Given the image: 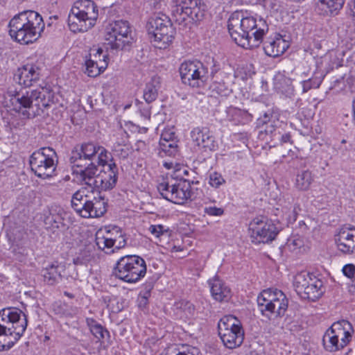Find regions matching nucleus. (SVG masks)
Wrapping results in <instances>:
<instances>
[{"label": "nucleus", "instance_id": "obj_24", "mask_svg": "<svg viewBox=\"0 0 355 355\" xmlns=\"http://www.w3.org/2000/svg\"><path fill=\"white\" fill-rule=\"evenodd\" d=\"M210 287V291L213 298L218 302H227L231 296V289L227 286L223 280L215 276L208 281Z\"/></svg>", "mask_w": 355, "mask_h": 355}, {"label": "nucleus", "instance_id": "obj_19", "mask_svg": "<svg viewBox=\"0 0 355 355\" xmlns=\"http://www.w3.org/2000/svg\"><path fill=\"white\" fill-rule=\"evenodd\" d=\"M82 166H71L73 174L76 175L79 181L87 185L92 190L95 184V180L98 173V166L95 162H83Z\"/></svg>", "mask_w": 355, "mask_h": 355}, {"label": "nucleus", "instance_id": "obj_63", "mask_svg": "<svg viewBox=\"0 0 355 355\" xmlns=\"http://www.w3.org/2000/svg\"><path fill=\"white\" fill-rule=\"evenodd\" d=\"M352 107H353V120L355 123V99L353 101Z\"/></svg>", "mask_w": 355, "mask_h": 355}, {"label": "nucleus", "instance_id": "obj_40", "mask_svg": "<svg viewBox=\"0 0 355 355\" xmlns=\"http://www.w3.org/2000/svg\"><path fill=\"white\" fill-rule=\"evenodd\" d=\"M321 77L311 76L305 80H302V92L306 93L311 89L318 88L322 83Z\"/></svg>", "mask_w": 355, "mask_h": 355}, {"label": "nucleus", "instance_id": "obj_15", "mask_svg": "<svg viewBox=\"0 0 355 355\" xmlns=\"http://www.w3.org/2000/svg\"><path fill=\"white\" fill-rule=\"evenodd\" d=\"M252 241L255 243H268L275 239L279 230L270 220L255 218L249 226Z\"/></svg>", "mask_w": 355, "mask_h": 355}, {"label": "nucleus", "instance_id": "obj_56", "mask_svg": "<svg viewBox=\"0 0 355 355\" xmlns=\"http://www.w3.org/2000/svg\"><path fill=\"white\" fill-rule=\"evenodd\" d=\"M300 210L301 209H300V205H294V207H293L292 213L291 214H289L288 217L289 222H294L296 220L297 214Z\"/></svg>", "mask_w": 355, "mask_h": 355}, {"label": "nucleus", "instance_id": "obj_4", "mask_svg": "<svg viewBox=\"0 0 355 355\" xmlns=\"http://www.w3.org/2000/svg\"><path fill=\"white\" fill-rule=\"evenodd\" d=\"M98 17L96 4L92 0H78L68 17V26L73 32H86L92 28Z\"/></svg>", "mask_w": 355, "mask_h": 355}, {"label": "nucleus", "instance_id": "obj_2", "mask_svg": "<svg viewBox=\"0 0 355 355\" xmlns=\"http://www.w3.org/2000/svg\"><path fill=\"white\" fill-rule=\"evenodd\" d=\"M9 35L12 40L28 44L35 42L44 29L42 16L34 10H25L15 15L9 21Z\"/></svg>", "mask_w": 355, "mask_h": 355}, {"label": "nucleus", "instance_id": "obj_52", "mask_svg": "<svg viewBox=\"0 0 355 355\" xmlns=\"http://www.w3.org/2000/svg\"><path fill=\"white\" fill-rule=\"evenodd\" d=\"M148 230L152 234L158 238L164 232H167L168 229L165 228L162 225H151L149 227Z\"/></svg>", "mask_w": 355, "mask_h": 355}, {"label": "nucleus", "instance_id": "obj_43", "mask_svg": "<svg viewBox=\"0 0 355 355\" xmlns=\"http://www.w3.org/2000/svg\"><path fill=\"white\" fill-rule=\"evenodd\" d=\"M92 258L91 250L89 248H85L80 251L78 255L73 259V263L75 265H85L87 264Z\"/></svg>", "mask_w": 355, "mask_h": 355}, {"label": "nucleus", "instance_id": "obj_41", "mask_svg": "<svg viewBox=\"0 0 355 355\" xmlns=\"http://www.w3.org/2000/svg\"><path fill=\"white\" fill-rule=\"evenodd\" d=\"M210 88L213 92H215L216 94L220 96H227L230 92V89L228 88L227 85L224 81L220 82L216 79L214 80L210 86Z\"/></svg>", "mask_w": 355, "mask_h": 355}, {"label": "nucleus", "instance_id": "obj_31", "mask_svg": "<svg viewBox=\"0 0 355 355\" xmlns=\"http://www.w3.org/2000/svg\"><path fill=\"white\" fill-rule=\"evenodd\" d=\"M160 87L161 78L159 76H153L151 80L146 83L144 90V98L147 103H150L156 100Z\"/></svg>", "mask_w": 355, "mask_h": 355}, {"label": "nucleus", "instance_id": "obj_32", "mask_svg": "<svg viewBox=\"0 0 355 355\" xmlns=\"http://www.w3.org/2000/svg\"><path fill=\"white\" fill-rule=\"evenodd\" d=\"M345 3V0H318L317 8L324 15L337 14Z\"/></svg>", "mask_w": 355, "mask_h": 355}, {"label": "nucleus", "instance_id": "obj_7", "mask_svg": "<svg viewBox=\"0 0 355 355\" xmlns=\"http://www.w3.org/2000/svg\"><path fill=\"white\" fill-rule=\"evenodd\" d=\"M257 304L263 315L282 317L288 309V300L282 291L269 288L258 295Z\"/></svg>", "mask_w": 355, "mask_h": 355}, {"label": "nucleus", "instance_id": "obj_6", "mask_svg": "<svg viewBox=\"0 0 355 355\" xmlns=\"http://www.w3.org/2000/svg\"><path fill=\"white\" fill-rule=\"evenodd\" d=\"M227 28L231 37L236 44L244 49L258 47L263 42V35L268 31V26L266 21L260 19L259 29L252 33L253 40L250 42L246 39L247 37L244 38L242 34L243 28L241 23L239 11L234 12L231 15L228 20Z\"/></svg>", "mask_w": 355, "mask_h": 355}, {"label": "nucleus", "instance_id": "obj_33", "mask_svg": "<svg viewBox=\"0 0 355 355\" xmlns=\"http://www.w3.org/2000/svg\"><path fill=\"white\" fill-rule=\"evenodd\" d=\"M107 61L103 60H85V73L89 77H96L107 68Z\"/></svg>", "mask_w": 355, "mask_h": 355}, {"label": "nucleus", "instance_id": "obj_13", "mask_svg": "<svg viewBox=\"0 0 355 355\" xmlns=\"http://www.w3.org/2000/svg\"><path fill=\"white\" fill-rule=\"evenodd\" d=\"M198 182L193 180H187L174 184L164 181L157 185V190L164 199L175 204L183 205L191 198V184Z\"/></svg>", "mask_w": 355, "mask_h": 355}, {"label": "nucleus", "instance_id": "obj_10", "mask_svg": "<svg viewBox=\"0 0 355 355\" xmlns=\"http://www.w3.org/2000/svg\"><path fill=\"white\" fill-rule=\"evenodd\" d=\"M55 151L49 147L41 148L31 155L29 164L31 170L39 178L46 179L53 175L56 164Z\"/></svg>", "mask_w": 355, "mask_h": 355}, {"label": "nucleus", "instance_id": "obj_48", "mask_svg": "<svg viewBox=\"0 0 355 355\" xmlns=\"http://www.w3.org/2000/svg\"><path fill=\"white\" fill-rule=\"evenodd\" d=\"M88 60H103L107 61V54L105 53L101 48H92L89 51Z\"/></svg>", "mask_w": 355, "mask_h": 355}, {"label": "nucleus", "instance_id": "obj_42", "mask_svg": "<svg viewBox=\"0 0 355 355\" xmlns=\"http://www.w3.org/2000/svg\"><path fill=\"white\" fill-rule=\"evenodd\" d=\"M190 173H193V171L192 170L187 169L184 166L175 164V169L172 176L176 179H179V182L184 181L187 180H191L189 178Z\"/></svg>", "mask_w": 355, "mask_h": 355}, {"label": "nucleus", "instance_id": "obj_59", "mask_svg": "<svg viewBox=\"0 0 355 355\" xmlns=\"http://www.w3.org/2000/svg\"><path fill=\"white\" fill-rule=\"evenodd\" d=\"M148 302V296L144 295L141 296L139 299V306L140 307L143 306L145 307V306L147 304Z\"/></svg>", "mask_w": 355, "mask_h": 355}, {"label": "nucleus", "instance_id": "obj_50", "mask_svg": "<svg viewBox=\"0 0 355 355\" xmlns=\"http://www.w3.org/2000/svg\"><path fill=\"white\" fill-rule=\"evenodd\" d=\"M114 153L119 158L126 159L129 156L130 150L127 146L117 144L114 146Z\"/></svg>", "mask_w": 355, "mask_h": 355}, {"label": "nucleus", "instance_id": "obj_64", "mask_svg": "<svg viewBox=\"0 0 355 355\" xmlns=\"http://www.w3.org/2000/svg\"><path fill=\"white\" fill-rule=\"evenodd\" d=\"M353 8L352 9V11L353 12V15L355 17V0H353Z\"/></svg>", "mask_w": 355, "mask_h": 355}, {"label": "nucleus", "instance_id": "obj_20", "mask_svg": "<svg viewBox=\"0 0 355 355\" xmlns=\"http://www.w3.org/2000/svg\"><path fill=\"white\" fill-rule=\"evenodd\" d=\"M339 251L345 254L355 253V227H343L335 236Z\"/></svg>", "mask_w": 355, "mask_h": 355}, {"label": "nucleus", "instance_id": "obj_38", "mask_svg": "<svg viewBox=\"0 0 355 355\" xmlns=\"http://www.w3.org/2000/svg\"><path fill=\"white\" fill-rule=\"evenodd\" d=\"M206 5L200 0V5H196V6H193L191 8V11H192L191 14H188V19H189L192 22H198L204 19L205 11H206Z\"/></svg>", "mask_w": 355, "mask_h": 355}, {"label": "nucleus", "instance_id": "obj_37", "mask_svg": "<svg viewBox=\"0 0 355 355\" xmlns=\"http://www.w3.org/2000/svg\"><path fill=\"white\" fill-rule=\"evenodd\" d=\"M86 323L91 333L98 341L104 338L105 334H109V332L93 318H87Z\"/></svg>", "mask_w": 355, "mask_h": 355}, {"label": "nucleus", "instance_id": "obj_11", "mask_svg": "<svg viewBox=\"0 0 355 355\" xmlns=\"http://www.w3.org/2000/svg\"><path fill=\"white\" fill-rule=\"evenodd\" d=\"M107 48L121 51L132 43L130 26L127 21L118 20L110 24L105 34Z\"/></svg>", "mask_w": 355, "mask_h": 355}, {"label": "nucleus", "instance_id": "obj_12", "mask_svg": "<svg viewBox=\"0 0 355 355\" xmlns=\"http://www.w3.org/2000/svg\"><path fill=\"white\" fill-rule=\"evenodd\" d=\"M293 284L297 294L304 299L315 301L324 293L322 280L306 272L297 274Z\"/></svg>", "mask_w": 355, "mask_h": 355}, {"label": "nucleus", "instance_id": "obj_9", "mask_svg": "<svg viewBox=\"0 0 355 355\" xmlns=\"http://www.w3.org/2000/svg\"><path fill=\"white\" fill-rule=\"evenodd\" d=\"M218 331L227 348L235 349L243 343L245 333L242 324L233 315H225L219 320Z\"/></svg>", "mask_w": 355, "mask_h": 355}, {"label": "nucleus", "instance_id": "obj_36", "mask_svg": "<svg viewBox=\"0 0 355 355\" xmlns=\"http://www.w3.org/2000/svg\"><path fill=\"white\" fill-rule=\"evenodd\" d=\"M313 182V176L309 170H304L299 172L296 177L295 186L302 191H306L309 189Z\"/></svg>", "mask_w": 355, "mask_h": 355}, {"label": "nucleus", "instance_id": "obj_28", "mask_svg": "<svg viewBox=\"0 0 355 355\" xmlns=\"http://www.w3.org/2000/svg\"><path fill=\"white\" fill-rule=\"evenodd\" d=\"M89 205L87 218H99L107 211V201L98 193L96 196H90Z\"/></svg>", "mask_w": 355, "mask_h": 355}, {"label": "nucleus", "instance_id": "obj_30", "mask_svg": "<svg viewBox=\"0 0 355 355\" xmlns=\"http://www.w3.org/2000/svg\"><path fill=\"white\" fill-rule=\"evenodd\" d=\"M240 20L243 28V36L250 42L253 40L252 33L259 29L260 20L257 22L253 17H244L242 12H239Z\"/></svg>", "mask_w": 355, "mask_h": 355}, {"label": "nucleus", "instance_id": "obj_51", "mask_svg": "<svg viewBox=\"0 0 355 355\" xmlns=\"http://www.w3.org/2000/svg\"><path fill=\"white\" fill-rule=\"evenodd\" d=\"M206 214L211 216H220L224 214V209L222 207H216L215 206H207L204 209Z\"/></svg>", "mask_w": 355, "mask_h": 355}, {"label": "nucleus", "instance_id": "obj_27", "mask_svg": "<svg viewBox=\"0 0 355 355\" xmlns=\"http://www.w3.org/2000/svg\"><path fill=\"white\" fill-rule=\"evenodd\" d=\"M288 48L287 42L279 35L275 39L270 38L263 42V50L270 57L275 58L282 55Z\"/></svg>", "mask_w": 355, "mask_h": 355}, {"label": "nucleus", "instance_id": "obj_35", "mask_svg": "<svg viewBox=\"0 0 355 355\" xmlns=\"http://www.w3.org/2000/svg\"><path fill=\"white\" fill-rule=\"evenodd\" d=\"M322 343L324 349L330 352H336L343 348L340 346V340L339 341V339L329 328L323 336Z\"/></svg>", "mask_w": 355, "mask_h": 355}, {"label": "nucleus", "instance_id": "obj_1", "mask_svg": "<svg viewBox=\"0 0 355 355\" xmlns=\"http://www.w3.org/2000/svg\"><path fill=\"white\" fill-rule=\"evenodd\" d=\"M8 95L12 110L26 119L41 115L51 103L50 93L43 89H30L20 87L9 91Z\"/></svg>", "mask_w": 355, "mask_h": 355}, {"label": "nucleus", "instance_id": "obj_21", "mask_svg": "<svg viewBox=\"0 0 355 355\" xmlns=\"http://www.w3.org/2000/svg\"><path fill=\"white\" fill-rule=\"evenodd\" d=\"M172 17L179 25L185 26L188 14H191V8L200 5V0H173Z\"/></svg>", "mask_w": 355, "mask_h": 355}, {"label": "nucleus", "instance_id": "obj_55", "mask_svg": "<svg viewBox=\"0 0 355 355\" xmlns=\"http://www.w3.org/2000/svg\"><path fill=\"white\" fill-rule=\"evenodd\" d=\"M279 123V120L274 121L267 125H266V128L264 130L266 134H273L276 130L277 123Z\"/></svg>", "mask_w": 355, "mask_h": 355}, {"label": "nucleus", "instance_id": "obj_26", "mask_svg": "<svg viewBox=\"0 0 355 355\" xmlns=\"http://www.w3.org/2000/svg\"><path fill=\"white\" fill-rule=\"evenodd\" d=\"M329 329L340 340L341 347H345L350 342L354 329L351 323L347 320L337 321L333 323Z\"/></svg>", "mask_w": 355, "mask_h": 355}, {"label": "nucleus", "instance_id": "obj_54", "mask_svg": "<svg viewBox=\"0 0 355 355\" xmlns=\"http://www.w3.org/2000/svg\"><path fill=\"white\" fill-rule=\"evenodd\" d=\"M126 243L127 240L125 238V235L122 232L121 233H119V235L115 239L113 248L114 249V250L121 249L126 245Z\"/></svg>", "mask_w": 355, "mask_h": 355}, {"label": "nucleus", "instance_id": "obj_57", "mask_svg": "<svg viewBox=\"0 0 355 355\" xmlns=\"http://www.w3.org/2000/svg\"><path fill=\"white\" fill-rule=\"evenodd\" d=\"M297 75L299 76V79L300 81L302 80L307 79L309 77L310 74V69H305L304 70H300L297 69Z\"/></svg>", "mask_w": 355, "mask_h": 355}, {"label": "nucleus", "instance_id": "obj_16", "mask_svg": "<svg viewBox=\"0 0 355 355\" xmlns=\"http://www.w3.org/2000/svg\"><path fill=\"white\" fill-rule=\"evenodd\" d=\"M98 148V145L92 142L76 145L71 152L69 163L71 166H82L83 162H94L97 157Z\"/></svg>", "mask_w": 355, "mask_h": 355}, {"label": "nucleus", "instance_id": "obj_47", "mask_svg": "<svg viewBox=\"0 0 355 355\" xmlns=\"http://www.w3.org/2000/svg\"><path fill=\"white\" fill-rule=\"evenodd\" d=\"M277 116L272 111L268 110L264 114L257 119V125L259 126L266 125L274 121H277Z\"/></svg>", "mask_w": 355, "mask_h": 355}, {"label": "nucleus", "instance_id": "obj_25", "mask_svg": "<svg viewBox=\"0 0 355 355\" xmlns=\"http://www.w3.org/2000/svg\"><path fill=\"white\" fill-rule=\"evenodd\" d=\"M89 199L90 196L85 188L78 190L71 198V207L83 218H87Z\"/></svg>", "mask_w": 355, "mask_h": 355}, {"label": "nucleus", "instance_id": "obj_45", "mask_svg": "<svg viewBox=\"0 0 355 355\" xmlns=\"http://www.w3.org/2000/svg\"><path fill=\"white\" fill-rule=\"evenodd\" d=\"M160 149L167 155L171 156L177 151L176 141H170L168 142H159Z\"/></svg>", "mask_w": 355, "mask_h": 355}, {"label": "nucleus", "instance_id": "obj_46", "mask_svg": "<svg viewBox=\"0 0 355 355\" xmlns=\"http://www.w3.org/2000/svg\"><path fill=\"white\" fill-rule=\"evenodd\" d=\"M225 180L222 175L218 172H213L209 174V183L214 188H218L220 186L225 184Z\"/></svg>", "mask_w": 355, "mask_h": 355}, {"label": "nucleus", "instance_id": "obj_3", "mask_svg": "<svg viewBox=\"0 0 355 355\" xmlns=\"http://www.w3.org/2000/svg\"><path fill=\"white\" fill-rule=\"evenodd\" d=\"M26 315L20 309L8 307L0 310V352L11 349L24 333Z\"/></svg>", "mask_w": 355, "mask_h": 355}, {"label": "nucleus", "instance_id": "obj_22", "mask_svg": "<svg viewBox=\"0 0 355 355\" xmlns=\"http://www.w3.org/2000/svg\"><path fill=\"white\" fill-rule=\"evenodd\" d=\"M40 68L36 64H26L19 68L14 75V80L20 87L24 85L27 88L39 80Z\"/></svg>", "mask_w": 355, "mask_h": 355}, {"label": "nucleus", "instance_id": "obj_58", "mask_svg": "<svg viewBox=\"0 0 355 355\" xmlns=\"http://www.w3.org/2000/svg\"><path fill=\"white\" fill-rule=\"evenodd\" d=\"M212 63H213V64L211 67V74L212 77L214 78L215 75L218 72L220 67V64L216 61H215L214 59H212Z\"/></svg>", "mask_w": 355, "mask_h": 355}, {"label": "nucleus", "instance_id": "obj_62", "mask_svg": "<svg viewBox=\"0 0 355 355\" xmlns=\"http://www.w3.org/2000/svg\"><path fill=\"white\" fill-rule=\"evenodd\" d=\"M137 146L138 148H140L145 146V143L142 141H138L137 143Z\"/></svg>", "mask_w": 355, "mask_h": 355}, {"label": "nucleus", "instance_id": "obj_14", "mask_svg": "<svg viewBox=\"0 0 355 355\" xmlns=\"http://www.w3.org/2000/svg\"><path fill=\"white\" fill-rule=\"evenodd\" d=\"M179 71L182 83L192 87H201L207 80V68L198 60L184 62Z\"/></svg>", "mask_w": 355, "mask_h": 355}, {"label": "nucleus", "instance_id": "obj_23", "mask_svg": "<svg viewBox=\"0 0 355 355\" xmlns=\"http://www.w3.org/2000/svg\"><path fill=\"white\" fill-rule=\"evenodd\" d=\"M122 230L117 227L113 226L106 230L105 233L98 232L96 234V244L98 249L105 251L107 254L114 252V243L115 239L121 233Z\"/></svg>", "mask_w": 355, "mask_h": 355}, {"label": "nucleus", "instance_id": "obj_8", "mask_svg": "<svg viewBox=\"0 0 355 355\" xmlns=\"http://www.w3.org/2000/svg\"><path fill=\"white\" fill-rule=\"evenodd\" d=\"M148 31L159 49H166L172 42L175 33L171 19L163 13L155 14L150 19Z\"/></svg>", "mask_w": 355, "mask_h": 355}, {"label": "nucleus", "instance_id": "obj_18", "mask_svg": "<svg viewBox=\"0 0 355 355\" xmlns=\"http://www.w3.org/2000/svg\"><path fill=\"white\" fill-rule=\"evenodd\" d=\"M193 141L205 151H214L218 148V143L214 136L207 127H196L191 132Z\"/></svg>", "mask_w": 355, "mask_h": 355}, {"label": "nucleus", "instance_id": "obj_29", "mask_svg": "<svg viewBox=\"0 0 355 355\" xmlns=\"http://www.w3.org/2000/svg\"><path fill=\"white\" fill-rule=\"evenodd\" d=\"M64 271V266L55 262L42 270L44 280L49 285H53L62 279V272Z\"/></svg>", "mask_w": 355, "mask_h": 355}, {"label": "nucleus", "instance_id": "obj_60", "mask_svg": "<svg viewBox=\"0 0 355 355\" xmlns=\"http://www.w3.org/2000/svg\"><path fill=\"white\" fill-rule=\"evenodd\" d=\"M291 141V135L290 134H284L281 137L282 143H288Z\"/></svg>", "mask_w": 355, "mask_h": 355}, {"label": "nucleus", "instance_id": "obj_5", "mask_svg": "<svg viewBox=\"0 0 355 355\" xmlns=\"http://www.w3.org/2000/svg\"><path fill=\"white\" fill-rule=\"evenodd\" d=\"M146 273V265L143 258L137 255H126L120 258L113 270L118 279L128 283H135Z\"/></svg>", "mask_w": 355, "mask_h": 355}, {"label": "nucleus", "instance_id": "obj_49", "mask_svg": "<svg viewBox=\"0 0 355 355\" xmlns=\"http://www.w3.org/2000/svg\"><path fill=\"white\" fill-rule=\"evenodd\" d=\"M175 140V133L173 128L164 129L160 137L159 142H168Z\"/></svg>", "mask_w": 355, "mask_h": 355}, {"label": "nucleus", "instance_id": "obj_17", "mask_svg": "<svg viewBox=\"0 0 355 355\" xmlns=\"http://www.w3.org/2000/svg\"><path fill=\"white\" fill-rule=\"evenodd\" d=\"M118 179V167L114 162L107 164V168H105L101 171L95 180V184L92 188L98 191H107L112 189L117 182Z\"/></svg>", "mask_w": 355, "mask_h": 355}, {"label": "nucleus", "instance_id": "obj_61", "mask_svg": "<svg viewBox=\"0 0 355 355\" xmlns=\"http://www.w3.org/2000/svg\"><path fill=\"white\" fill-rule=\"evenodd\" d=\"M164 166L168 169H171V168H173L175 169V166H174V164L173 162H164Z\"/></svg>", "mask_w": 355, "mask_h": 355}, {"label": "nucleus", "instance_id": "obj_44", "mask_svg": "<svg viewBox=\"0 0 355 355\" xmlns=\"http://www.w3.org/2000/svg\"><path fill=\"white\" fill-rule=\"evenodd\" d=\"M110 159V154L107 150L103 148V146H99L97 157L96 160H94L95 163L98 165H102L103 166H106L107 168V162Z\"/></svg>", "mask_w": 355, "mask_h": 355}, {"label": "nucleus", "instance_id": "obj_53", "mask_svg": "<svg viewBox=\"0 0 355 355\" xmlns=\"http://www.w3.org/2000/svg\"><path fill=\"white\" fill-rule=\"evenodd\" d=\"M343 273L345 276L350 279L355 278V265L352 263H348L343 266L342 269Z\"/></svg>", "mask_w": 355, "mask_h": 355}, {"label": "nucleus", "instance_id": "obj_34", "mask_svg": "<svg viewBox=\"0 0 355 355\" xmlns=\"http://www.w3.org/2000/svg\"><path fill=\"white\" fill-rule=\"evenodd\" d=\"M291 78L286 77L282 74H278L275 78V87L281 93L287 96L293 94L294 87L292 85Z\"/></svg>", "mask_w": 355, "mask_h": 355}, {"label": "nucleus", "instance_id": "obj_39", "mask_svg": "<svg viewBox=\"0 0 355 355\" xmlns=\"http://www.w3.org/2000/svg\"><path fill=\"white\" fill-rule=\"evenodd\" d=\"M44 223L47 228L51 229H60L64 226L63 218L58 214H50L44 219Z\"/></svg>", "mask_w": 355, "mask_h": 355}]
</instances>
